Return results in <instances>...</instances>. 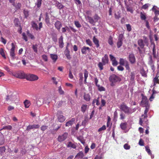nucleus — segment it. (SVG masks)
Returning <instances> with one entry per match:
<instances>
[{"label": "nucleus", "mask_w": 159, "mask_h": 159, "mask_svg": "<svg viewBox=\"0 0 159 159\" xmlns=\"http://www.w3.org/2000/svg\"><path fill=\"white\" fill-rule=\"evenodd\" d=\"M109 80L111 82L110 85L111 86H115L116 83L120 82L121 80V78L119 76L114 74L110 76Z\"/></svg>", "instance_id": "obj_1"}, {"label": "nucleus", "mask_w": 159, "mask_h": 159, "mask_svg": "<svg viewBox=\"0 0 159 159\" xmlns=\"http://www.w3.org/2000/svg\"><path fill=\"white\" fill-rule=\"evenodd\" d=\"M16 96L10 92L6 95L4 102L7 104L11 103V102L16 100Z\"/></svg>", "instance_id": "obj_2"}, {"label": "nucleus", "mask_w": 159, "mask_h": 159, "mask_svg": "<svg viewBox=\"0 0 159 159\" xmlns=\"http://www.w3.org/2000/svg\"><path fill=\"white\" fill-rule=\"evenodd\" d=\"M120 109L123 111L125 113L128 114H130L134 112L129 107H128L126 104L124 103H122L119 107Z\"/></svg>", "instance_id": "obj_3"}, {"label": "nucleus", "mask_w": 159, "mask_h": 159, "mask_svg": "<svg viewBox=\"0 0 159 159\" xmlns=\"http://www.w3.org/2000/svg\"><path fill=\"white\" fill-rule=\"evenodd\" d=\"M145 107V109L144 111V114L141 116V117L139 119V124L142 126H143L142 124L143 122L145 121L146 120L147 121V119L146 118L148 117L147 113L149 111L150 106Z\"/></svg>", "instance_id": "obj_4"}, {"label": "nucleus", "mask_w": 159, "mask_h": 159, "mask_svg": "<svg viewBox=\"0 0 159 159\" xmlns=\"http://www.w3.org/2000/svg\"><path fill=\"white\" fill-rule=\"evenodd\" d=\"M109 59L107 54H105L104 57L102 58V62H99L98 64V66L100 70H101L103 69V66L108 63Z\"/></svg>", "instance_id": "obj_5"}, {"label": "nucleus", "mask_w": 159, "mask_h": 159, "mask_svg": "<svg viewBox=\"0 0 159 159\" xmlns=\"http://www.w3.org/2000/svg\"><path fill=\"white\" fill-rule=\"evenodd\" d=\"M14 75L16 77L19 79H26L27 74H26L23 71H20L16 73Z\"/></svg>", "instance_id": "obj_6"}, {"label": "nucleus", "mask_w": 159, "mask_h": 159, "mask_svg": "<svg viewBox=\"0 0 159 159\" xmlns=\"http://www.w3.org/2000/svg\"><path fill=\"white\" fill-rule=\"evenodd\" d=\"M142 99L141 102V105L143 107H147L150 106L148 103V100L147 97L143 95V94H141Z\"/></svg>", "instance_id": "obj_7"}, {"label": "nucleus", "mask_w": 159, "mask_h": 159, "mask_svg": "<svg viewBox=\"0 0 159 159\" xmlns=\"http://www.w3.org/2000/svg\"><path fill=\"white\" fill-rule=\"evenodd\" d=\"M39 79L38 77L34 74H27L26 79L30 81L37 80Z\"/></svg>", "instance_id": "obj_8"}, {"label": "nucleus", "mask_w": 159, "mask_h": 159, "mask_svg": "<svg viewBox=\"0 0 159 159\" xmlns=\"http://www.w3.org/2000/svg\"><path fill=\"white\" fill-rule=\"evenodd\" d=\"M11 48L10 49V56L12 59H14L15 58V45L13 43H12L11 44Z\"/></svg>", "instance_id": "obj_9"}, {"label": "nucleus", "mask_w": 159, "mask_h": 159, "mask_svg": "<svg viewBox=\"0 0 159 159\" xmlns=\"http://www.w3.org/2000/svg\"><path fill=\"white\" fill-rule=\"evenodd\" d=\"M124 36L122 34H120L119 36L118 40L117 43V46L118 48H120L123 44Z\"/></svg>", "instance_id": "obj_10"}, {"label": "nucleus", "mask_w": 159, "mask_h": 159, "mask_svg": "<svg viewBox=\"0 0 159 159\" xmlns=\"http://www.w3.org/2000/svg\"><path fill=\"white\" fill-rule=\"evenodd\" d=\"M68 134L67 133H65L62 135L59 136L58 137V140L60 142H62L65 140L67 138Z\"/></svg>", "instance_id": "obj_11"}, {"label": "nucleus", "mask_w": 159, "mask_h": 159, "mask_svg": "<svg viewBox=\"0 0 159 159\" xmlns=\"http://www.w3.org/2000/svg\"><path fill=\"white\" fill-rule=\"evenodd\" d=\"M159 71H157L155 77L153 78V86H155L157 84H159Z\"/></svg>", "instance_id": "obj_12"}, {"label": "nucleus", "mask_w": 159, "mask_h": 159, "mask_svg": "<svg viewBox=\"0 0 159 159\" xmlns=\"http://www.w3.org/2000/svg\"><path fill=\"white\" fill-rule=\"evenodd\" d=\"M129 59L131 64H133L135 62L136 59L133 53H131L129 54Z\"/></svg>", "instance_id": "obj_13"}, {"label": "nucleus", "mask_w": 159, "mask_h": 159, "mask_svg": "<svg viewBox=\"0 0 159 159\" xmlns=\"http://www.w3.org/2000/svg\"><path fill=\"white\" fill-rule=\"evenodd\" d=\"M109 56L110 60L112 62V65L114 66H117L118 64V62L116 60L115 57L111 54L109 55Z\"/></svg>", "instance_id": "obj_14"}, {"label": "nucleus", "mask_w": 159, "mask_h": 159, "mask_svg": "<svg viewBox=\"0 0 159 159\" xmlns=\"http://www.w3.org/2000/svg\"><path fill=\"white\" fill-rule=\"evenodd\" d=\"M55 28L58 31H59L62 26V24L61 21L59 20H57L54 24Z\"/></svg>", "instance_id": "obj_15"}, {"label": "nucleus", "mask_w": 159, "mask_h": 159, "mask_svg": "<svg viewBox=\"0 0 159 159\" xmlns=\"http://www.w3.org/2000/svg\"><path fill=\"white\" fill-rule=\"evenodd\" d=\"M54 2H55V6L59 10H61L63 9L64 6L62 5L61 3H60L57 1L56 0H53Z\"/></svg>", "instance_id": "obj_16"}, {"label": "nucleus", "mask_w": 159, "mask_h": 159, "mask_svg": "<svg viewBox=\"0 0 159 159\" xmlns=\"http://www.w3.org/2000/svg\"><path fill=\"white\" fill-rule=\"evenodd\" d=\"M39 127V125L37 124H34L33 125H29L26 128V130H29L30 129H38Z\"/></svg>", "instance_id": "obj_17"}, {"label": "nucleus", "mask_w": 159, "mask_h": 159, "mask_svg": "<svg viewBox=\"0 0 159 159\" xmlns=\"http://www.w3.org/2000/svg\"><path fill=\"white\" fill-rule=\"evenodd\" d=\"M63 37L61 36L58 39L59 47L60 48H62L64 47V43L63 42Z\"/></svg>", "instance_id": "obj_18"}, {"label": "nucleus", "mask_w": 159, "mask_h": 159, "mask_svg": "<svg viewBox=\"0 0 159 159\" xmlns=\"http://www.w3.org/2000/svg\"><path fill=\"white\" fill-rule=\"evenodd\" d=\"M138 43L139 46L141 49H143L144 48L145 44L144 42L143 39H139L138 40Z\"/></svg>", "instance_id": "obj_19"}, {"label": "nucleus", "mask_w": 159, "mask_h": 159, "mask_svg": "<svg viewBox=\"0 0 159 159\" xmlns=\"http://www.w3.org/2000/svg\"><path fill=\"white\" fill-rule=\"evenodd\" d=\"M70 52L68 49L67 46L66 48L64 53L67 58L69 60H70L71 58V57L70 55Z\"/></svg>", "instance_id": "obj_20"}, {"label": "nucleus", "mask_w": 159, "mask_h": 159, "mask_svg": "<svg viewBox=\"0 0 159 159\" xmlns=\"http://www.w3.org/2000/svg\"><path fill=\"white\" fill-rule=\"evenodd\" d=\"M87 50L89 52H90V48L88 47L84 46L81 49V52L82 54H85L87 53Z\"/></svg>", "instance_id": "obj_21"}, {"label": "nucleus", "mask_w": 159, "mask_h": 159, "mask_svg": "<svg viewBox=\"0 0 159 159\" xmlns=\"http://www.w3.org/2000/svg\"><path fill=\"white\" fill-rule=\"evenodd\" d=\"M75 120V119L74 118H72L66 123V126H69L70 125H71L74 123Z\"/></svg>", "instance_id": "obj_22"}, {"label": "nucleus", "mask_w": 159, "mask_h": 159, "mask_svg": "<svg viewBox=\"0 0 159 159\" xmlns=\"http://www.w3.org/2000/svg\"><path fill=\"white\" fill-rule=\"evenodd\" d=\"M5 142L4 137L3 134L0 132V145L4 144Z\"/></svg>", "instance_id": "obj_23"}, {"label": "nucleus", "mask_w": 159, "mask_h": 159, "mask_svg": "<svg viewBox=\"0 0 159 159\" xmlns=\"http://www.w3.org/2000/svg\"><path fill=\"white\" fill-rule=\"evenodd\" d=\"M93 41L94 43L96 46L97 48H98L99 46V40L95 37V36H94L93 38Z\"/></svg>", "instance_id": "obj_24"}, {"label": "nucleus", "mask_w": 159, "mask_h": 159, "mask_svg": "<svg viewBox=\"0 0 159 159\" xmlns=\"http://www.w3.org/2000/svg\"><path fill=\"white\" fill-rule=\"evenodd\" d=\"M24 103L25 105V107L26 108H29L31 104L30 101L28 100H25L24 101Z\"/></svg>", "instance_id": "obj_25"}, {"label": "nucleus", "mask_w": 159, "mask_h": 159, "mask_svg": "<svg viewBox=\"0 0 159 159\" xmlns=\"http://www.w3.org/2000/svg\"><path fill=\"white\" fill-rule=\"evenodd\" d=\"M88 106L86 104H83L81 107V111L83 113H84L88 108Z\"/></svg>", "instance_id": "obj_26"}, {"label": "nucleus", "mask_w": 159, "mask_h": 159, "mask_svg": "<svg viewBox=\"0 0 159 159\" xmlns=\"http://www.w3.org/2000/svg\"><path fill=\"white\" fill-rule=\"evenodd\" d=\"M84 99L87 102H89L90 100V95L89 94L85 93L84 96Z\"/></svg>", "instance_id": "obj_27"}, {"label": "nucleus", "mask_w": 159, "mask_h": 159, "mask_svg": "<svg viewBox=\"0 0 159 159\" xmlns=\"http://www.w3.org/2000/svg\"><path fill=\"white\" fill-rule=\"evenodd\" d=\"M127 124L126 122L122 123L120 125L121 129L122 130H125L127 128Z\"/></svg>", "instance_id": "obj_28"}, {"label": "nucleus", "mask_w": 159, "mask_h": 159, "mask_svg": "<svg viewBox=\"0 0 159 159\" xmlns=\"http://www.w3.org/2000/svg\"><path fill=\"white\" fill-rule=\"evenodd\" d=\"M58 120L59 122H62L65 120V118L63 115H60L58 116Z\"/></svg>", "instance_id": "obj_29"}, {"label": "nucleus", "mask_w": 159, "mask_h": 159, "mask_svg": "<svg viewBox=\"0 0 159 159\" xmlns=\"http://www.w3.org/2000/svg\"><path fill=\"white\" fill-rule=\"evenodd\" d=\"M50 57L53 60L54 62H55L57 59V56L56 54H51Z\"/></svg>", "instance_id": "obj_30"}, {"label": "nucleus", "mask_w": 159, "mask_h": 159, "mask_svg": "<svg viewBox=\"0 0 159 159\" xmlns=\"http://www.w3.org/2000/svg\"><path fill=\"white\" fill-rule=\"evenodd\" d=\"M13 6L15 7V8L16 10H19L20 9L22 5L20 3L18 2L16 3V4L15 3L14 4V5H13Z\"/></svg>", "instance_id": "obj_31"}, {"label": "nucleus", "mask_w": 159, "mask_h": 159, "mask_svg": "<svg viewBox=\"0 0 159 159\" xmlns=\"http://www.w3.org/2000/svg\"><path fill=\"white\" fill-rule=\"evenodd\" d=\"M45 21L47 25L50 24V19L49 17L48 13H46V16L45 18Z\"/></svg>", "instance_id": "obj_32"}, {"label": "nucleus", "mask_w": 159, "mask_h": 159, "mask_svg": "<svg viewBox=\"0 0 159 159\" xmlns=\"http://www.w3.org/2000/svg\"><path fill=\"white\" fill-rule=\"evenodd\" d=\"M88 72L87 70H84V83L86 84V80L87 78V77H88Z\"/></svg>", "instance_id": "obj_33"}, {"label": "nucleus", "mask_w": 159, "mask_h": 159, "mask_svg": "<svg viewBox=\"0 0 159 159\" xmlns=\"http://www.w3.org/2000/svg\"><path fill=\"white\" fill-rule=\"evenodd\" d=\"M126 61H128L123 58H120V59L119 64L120 65L124 66L125 64L126 63Z\"/></svg>", "instance_id": "obj_34"}, {"label": "nucleus", "mask_w": 159, "mask_h": 159, "mask_svg": "<svg viewBox=\"0 0 159 159\" xmlns=\"http://www.w3.org/2000/svg\"><path fill=\"white\" fill-rule=\"evenodd\" d=\"M87 18L89 22L90 23L92 24H93L95 23L94 20L93 19V18L92 17L89 16H88L87 17Z\"/></svg>", "instance_id": "obj_35"}, {"label": "nucleus", "mask_w": 159, "mask_h": 159, "mask_svg": "<svg viewBox=\"0 0 159 159\" xmlns=\"http://www.w3.org/2000/svg\"><path fill=\"white\" fill-rule=\"evenodd\" d=\"M32 26L34 29H35L36 30H38L39 28L38 25L34 22H32Z\"/></svg>", "instance_id": "obj_36"}, {"label": "nucleus", "mask_w": 159, "mask_h": 159, "mask_svg": "<svg viewBox=\"0 0 159 159\" xmlns=\"http://www.w3.org/2000/svg\"><path fill=\"white\" fill-rule=\"evenodd\" d=\"M67 147H71L73 148H76V146L74 144L70 142L68 143V144L67 145Z\"/></svg>", "instance_id": "obj_37"}, {"label": "nucleus", "mask_w": 159, "mask_h": 159, "mask_svg": "<svg viewBox=\"0 0 159 159\" xmlns=\"http://www.w3.org/2000/svg\"><path fill=\"white\" fill-rule=\"evenodd\" d=\"M140 18L142 20H145L146 19V17L144 13H143L142 12H141L140 13Z\"/></svg>", "instance_id": "obj_38"}, {"label": "nucleus", "mask_w": 159, "mask_h": 159, "mask_svg": "<svg viewBox=\"0 0 159 159\" xmlns=\"http://www.w3.org/2000/svg\"><path fill=\"white\" fill-rule=\"evenodd\" d=\"M77 139L78 140L80 141L81 143L83 144H84L85 142L84 141V140L83 137L82 136H80L77 137Z\"/></svg>", "instance_id": "obj_39"}, {"label": "nucleus", "mask_w": 159, "mask_h": 159, "mask_svg": "<svg viewBox=\"0 0 159 159\" xmlns=\"http://www.w3.org/2000/svg\"><path fill=\"white\" fill-rule=\"evenodd\" d=\"M93 20H94L95 23L96 22H97L100 19V18L99 16H98L97 15V14H96L94 16H93Z\"/></svg>", "instance_id": "obj_40"}, {"label": "nucleus", "mask_w": 159, "mask_h": 159, "mask_svg": "<svg viewBox=\"0 0 159 159\" xmlns=\"http://www.w3.org/2000/svg\"><path fill=\"white\" fill-rule=\"evenodd\" d=\"M6 148L5 147H0V155H2V154L5 152Z\"/></svg>", "instance_id": "obj_41"}, {"label": "nucleus", "mask_w": 159, "mask_h": 159, "mask_svg": "<svg viewBox=\"0 0 159 159\" xmlns=\"http://www.w3.org/2000/svg\"><path fill=\"white\" fill-rule=\"evenodd\" d=\"M84 156V154L82 152H79L76 155V157H78L79 158H82Z\"/></svg>", "instance_id": "obj_42"}, {"label": "nucleus", "mask_w": 159, "mask_h": 159, "mask_svg": "<svg viewBox=\"0 0 159 159\" xmlns=\"http://www.w3.org/2000/svg\"><path fill=\"white\" fill-rule=\"evenodd\" d=\"M29 12L27 10H24L23 11V13L24 15L25 18H27V17L29 16Z\"/></svg>", "instance_id": "obj_43"}, {"label": "nucleus", "mask_w": 159, "mask_h": 159, "mask_svg": "<svg viewBox=\"0 0 159 159\" xmlns=\"http://www.w3.org/2000/svg\"><path fill=\"white\" fill-rule=\"evenodd\" d=\"M126 10L127 11L130 12L131 13H133V10L132 7H130L129 6H126Z\"/></svg>", "instance_id": "obj_44"}, {"label": "nucleus", "mask_w": 159, "mask_h": 159, "mask_svg": "<svg viewBox=\"0 0 159 159\" xmlns=\"http://www.w3.org/2000/svg\"><path fill=\"white\" fill-rule=\"evenodd\" d=\"M40 100H41V99L39 98L36 101V104L38 107H40L42 104V102H41Z\"/></svg>", "instance_id": "obj_45"}, {"label": "nucleus", "mask_w": 159, "mask_h": 159, "mask_svg": "<svg viewBox=\"0 0 159 159\" xmlns=\"http://www.w3.org/2000/svg\"><path fill=\"white\" fill-rule=\"evenodd\" d=\"M79 81L80 84H82V81L83 80V74L82 73H80L79 74Z\"/></svg>", "instance_id": "obj_46"}, {"label": "nucleus", "mask_w": 159, "mask_h": 159, "mask_svg": "<svg viewBox=\"0 0 159 159\" xmlns=\"http://www.w3.org/2000/svg\"><path fill=\"white\" fill-rule=\"evenodd\" d=\"M130 80L131 81H134L135 79V74L134 72H132L130 73Z\"/></svg>", "instance_id": "obj_47"}, {"label": "nucleus", "mask_w": 159, "mask_h": 159, "mask_svg": "<svg viewBox=\"0 0 159 159\" xmlns=\"http://www.w3.org/2000/svg\"><path fill=\"white\" fill-rule=\"evenodd\" d=\"M152 54L153 56V57L155 58H156V51L155 49V45H154L153 47V49H152Z\"/></svg>", "instance_id": "obj_48"}, {"label": "nucleus", "mask_w": 159, "mask_h": 159, "mask_svg": "<svg viewBox=\"0 0 159 159\" xmlns=\"http://www.w3.org/2000/svg\"><path fill=\"white\" fill-rule=\"evenodd\" d=\"M148 64L151 66L152 67L154 66V65L153 64V61L152 60V57H150V60L148 62Z\"/></svg>", "instance_id": "obj_49"}, {"label": "nucleus", "mask_w": 159, "mask_h": 159, "mask_svg": "<svg viewBox=\"0 0 159 159\" xmlns=\"http://www.w3.org/2000/svg\"><path fill=\"white\" fill-rule=\"evenodd\" d=\"M42 0H37L36 5L38 8H39L41 7L42 4Z\"/></svg>", "instance_id": "obj_50"}, {"label": "nucleus", "mask_w": 159, "mask_h": 159, "mask_svg": "<svg viewBox=\"0 0 159 159\" xmlns=\"http://www.w3.org/2000/svg\"><path fill=\"white\" fill-rule=\"evenodd\" d=\"M0 53L2 56L4 58H6L4 50L2 48H1L0 49Z\"/></svg>", "instance_id": "obj_51"}, {"label": "nucleus", "mask_w": 159, "mask_h": 159, "mask_svg": "<svg viewBox=\"0 0 159 159\" xmlns=\"http://www.w3.org/2000/svg\"><path fill=\"white\" fill-rule=\"evenodd\" d=\"M27 34L28 36L31 39H33L34 38V36L32 34L30 33L29 31H27Z\"/></svg>", "instance_id": "obj_52"}, {"label": "nucleus", "mask_w": 159, "mask_h": 159, "mask_svg": "<svg viewBox=\"0 0 159 159\" xmlns=\"http://www.w3.org/2000/svg\"><path fill=\"white\" fill-rule=\"evenodd\" d=\"M75 26L77 28H80L81 27V25L78 21H75Z\"/></svg>", "instance_id": "obj_53"}, {"label": "nucleus", "mask_w": 159, "mask_h": 159, "mask_svg": "<svg viewBox=\"0 0 159 159\" xmlns=\"http://www.w3.org/2000/svg\"><path fill=\"white\" fill-rule=\"evenodd\" d=\"M86 43L87 44L89 45L90 46H92V42L91 41V40L89 39H87L86 40Z\"/></svg>", "instance_id": "obj_54"}, {"label": "nucleus", "mask_w": 159, "mask_h": 159, "mask_svg": "<svg viewBox=\"0 0 159 159\" xmlns=\"http://www.w3.org/2000/svg\"><path fill=\"white\" fill-rule=\"evenodd\" d=\"M106 128L105 125H103L101 127L99 128L98 130V132H100L102 130H106Z\"/></svg>", "instance_id": "obj_55"}, {"label": "nucleus", "mask_w": 159, "mask_h": 159, "mask_svg": "<svg viewBox=\"0 0 159 159\" xmlns=\"http://www.w3.org/2000/svg\"><path fill=\"white\" fill-rule=\"evenodd\" d=\"M12 129V127L11 125H8L7 126H6L3 127V129H5L7 130H11Z\"/></svg>", "instance_id": "obj_56"}, {"label": "nucleus", "mask_w": 159, "mask_h": 159, "mask_svg": "<svg viewBox=\"0 0 159 159\" xmlns=\"http://www.w3.org/2000/svg\"><path fill=\"white\" fill-rule=\"evenodd\" d=\"M126 26L127 30L129 32L131 30V25L129 24H127L126 25Z\"/></svg>", "instance_id": "obj_57"}, {"label": "nucleus", "mask_w": 159, "mask_h": 159, "mask_svg": "<svg viewBox=\"0 0 159 159\" xmlns=\"http://www.w3.org/2000/svg\"><path fill=\"white\" fill-rule=\"evenodd\" d=\"M95 103H96V104L97 105H99V102L98 99H93L92 102L93 105H94Z\"/></svg>", "instance_id": "obj_58"}, {"label": "nucleus", "mask_w": 159, "mask_h": 159, "mask_svg": "<svg viewBox=\"0 0 159 159\" xmlns=\"http://www.w3.org/2000/svg\"><path fill=\"white\" fill-rule=\"evenodd\" d=\"M156 92L155 90L153 91V93L152 95L150 98L149 100L150 101H152V99H153L154 98V94L156 93Z\"/></svg>", "instance_id": "obj_59"}, {"label": "nucleus", "mask_w": 159, "mask_h": 159, "mask_svg": "<svg viewBox=\"0 0 159 159\" xmlns=\"http://www.w3.org/2000/svg\"><path fill=\"white\" fill-rule=\"evenodd\" d=\"M124 148L125 149L128 150L130 148V146L128 144L126 143L124 145Z\"/></svg>", "instance_id": "obj_60"}, {"label": "nucleus", "mask_w": 159, "mask_h": 159, "mask_svg": "<svg viewBox=\"0 0 159 159\" xmlns=\"http://www.w3.org/2000/svg\"><path fill=\"white\" fill-rule=\"evenodd\" d=\"M58 91L59 93L61 94H63L64 93V91L62 90L61 86H60L58 88Z\"/></svg>", "instance_id": "obj_61"}, {"label": "nucleus", "mask_w": 159, "mask_h": 159, "mask_svg": "<svg viewBox=\"0 0 159 159\" xmlns=\"http://www.w3.org/2000/svg\"><path fill=\"white\" fill-rule=\"evenodd\" d=\"M142 76L146 77L147 76L146 72L144 70H141L140 72Z\"/></svg>", "instance_id": "obj_62"}, {"label": "nucleus", "mask_w": 159, "mask_h": 159, "mask_svg": "<svg viewBox=\"0 0 159 159\" xmlns=\"http://www.w3.org/2000/svg\"><path fill=\"white\" fill-rule=\"evenodd\" d=\"M145 149L146 151L148 153L149 155L151 154V150L149 149V147L148 146L145 147Z\"/></svg>", "instance_id": "obj_63"}, {"label": "nucleus", "mask_w": 159, "mask_h": 159, "mask_svg": "<svg viewBox=\"0 0 159 159\" xmlns=\"http://www.w3.org/2000/svg\"><path fill=\"white\" fill-rule=\"evenodd\" d=\"M139 144L141 146H143L144 145V143L143 140L141 139L139 142Z\"/></svg>", "instance_id": "obj_64"}]
</instances>
